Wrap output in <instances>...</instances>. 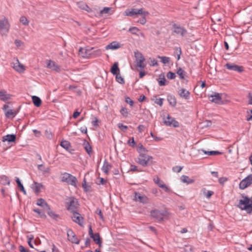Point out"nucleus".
Returning a JSON list of instances; mask_svg holds the SVG:
<instances>
[{"instance_id":"1","label":"nucleus","mask_w":252,"mask_h":252,"mask_svg":"<svg viewBox=\"0 0 252 252\" xmlns=\"http://www.w3.org/2000/svg\"><path fill=\"white\" fill-rule=\"evenodd\" d=\"M243 199L239 200L237 207L242 210H246L248 214L252 212V198L242 195Z\"/></svg>"},{"instance_id":"2","label":"nucleus","mask_w":252,"mask_h":252,"mask_svg":"<svg viewBox=\"0 0 252 252\" xmlns=\"http://www.w3.org/2000/svg\"><path fill=\"white\" fill-rule=\"evenodd\" d=\"M152 159L153 157L148 155L146 153H141L139 154L136 161L143 166H147L153 163Z\"/></svg>"},{"instance_id":"3","label":"nucleus","mask_w":252,"mask_h":252,"mask_svg":"<svg viewBox=\"0 0 252 252\" xmlns=\"http://www.w3.org/2000/svg\"><path fill=\"white\" fill-rule=\"evenodd\" d=\"M134 58L135 59V62L136 63V67H139L140 70H144L146 64L145 63V58L143 54L138 50L134 52Z\"/></svg>"},{"instance_id":"4","label":"nucleus","mask_w":252,"mask_h":252,"mask_svg":"<svg viewBox=\"0 0 252 252\" xmlns=\"http://www.w3.org/2000/svg\"><path fill=\"white\" fill-rule=\"evenodd\" d=\"M61 181L62 182L66 183L74 187H77V178L69 173L64 172L61 175Z\"/></svg>"},{"instance_id":"5","label":"nucleus","mask_w":252,"mask_h":252,"mask_svg":"<svg viewBox=\"0 0 252 252\" xmlns=\"http://www.w3.org/2000/svg\"><path fill=\"white\" fill-rule=\"evenodd\" d=\"M126 16L133 18L137 17L140 15L149 14V12L145 11L144 8H130L127 9L125 11Z\"/></svg>"},{"instance_id":"6","label":"nucleus","mask_w":252,"mask_h":252,"mask_svg":"<svg viewBox=\"0 0 252 252\" xmlns=\"http://www.w3.org/2000/svg\"><path fill=\"white\" fill-rule=\"evenodd\" d=\"M94 49V48L92 47L88 49L87 48H80V51H85V54L83 55V58H90V57H97L100 56L102 54V51L100 49H96L95 50L93 51Z\"/></svg>"},{"instance_id":"7","label":"nucleus","mask_w":252,"mask_h":252,"mask_svg":"<svg viewBox=\"0 0 252 252\" xmlns=\"http://www.w3.org/2000/svg\"><path fill=\"white\" fill-rule=\"evenodd\" d=\"M151 215L158 221H162L165 217L168 216V212L166 210L154 209L151 211Z\"/></svg>"},{"instance_id":"8","label":"nucleus","mask_w":252,"mask_h":252,"mask_svg":"<svg viewBox=\"0 0 252 252\" xmlns=\"http://www.w3.org/2000/svg\"><path fill=\"white\" fill-rule=\"evenodd\" d=\"M67 209L71 213L78 211V202L74 197L69 198V201L66 202Z\"/></svg>"},{"instance_id":"9","label":"nucleus","mask_w":252,"mask_h":252,"mask_svg":"<svg viewBox=\"0 0 252 252\" xmlns=\"http://www.w3.org/2000/svg\"><path fill=\"white\" fill-rule=\"evenodd\" d=\"M133 200L143 204H147L149 202V199L147 196L138 192H134Z\"/></svg>"},{"instance_id":"10","label":"nucleus","mask_w":252,"mask_h":252,"mask_svg":"<svg viewBox=\"0 0 252 252\" xmlns=\"http://www.w3.org/2000/svg\"><path fill=\"white\" fill-rule=\"evenodd\" d=\"M252 184V174L249 175L247 177L242 180L239 184L240 189H244L250 186Z\"/></svg>"},{"instance_id":"11","label":"nucleus","mask_w":252,"mask_h":252,"mask_svg":"<svg viewBox=\"0 0 252 252\" xmlns=\"http://www.w3.org/2000/svg\"><path fill=\"white\" fill-rule=\"evenodd\" d=\"M10 28V24L7 18L5 17L0 20V31L7 33Z\"/></svg>"},{"instance_id":"12","label":"nucleus","mask_w":252,"mask_h":252,"mask_svg":"<svg viewBox=\"0 0 252 252\" xmlns=\"http://www.w3.org/2000/svg\"><path fill=\"white\" fill-rule=\"evenodd\" d=\"M224 67L229 70L238 72H242L244 70V68L242 66H239L233 63H228L225 64Z\"/></svg>"},{"instance_id":"13","label":"nucleus","mask_w":252,"mask_h":252,"mask_svg":"<svg viewBox=\"0 0 252 252\" xmlns=\"http://www.w3.org/2000/svg\"><path fill=\"white\" fill-rule=\"evenodd\" d=\"M67 235L68 240L72 243L79 244L80 242L79 239L77 237L74 232L70 229H68L67 231Z\"/></svg>"},{"instance_id":"14","label":"nucleus","mask_w":252,"mask_h":252,"mask_svg":"<svg viewBox=\"0 0 252 252\" xmlns=\"http://www.w3.org/2000/svg\"><path fill=\"white\" fill-rule=\"evenodd\" d=\"M164 124L167 126H172L174 127H177L179 126V123L174 118L171 117L168 115L166 118L163 121Z\"/></svg>"},{"instance_id":"15","label":"nucleus","mask_w":252,"mask_h":252,"mask_svg":"<svg viewBox=\"0 0 252 252\" xmlns=\"http://www.w3.org/2000/svg\"><path fill=\"white\" fill-rule=\"evenodd\" d=\"M72 216L71 217L73 221L78 223L80 225H82L83 223V218L77 211L72 212Z\"/></svg>"},{"instance_id":"16","label":"nucleus","mask_w":252,"mask_h":252,"mask_svg":"<svg viewBox=\"0 0 252 252\" xmlns=\"http://www.w3.org/2000/svg\"><path fill=\"white\" fill-rule=\"evenodd\" d=\"M174 28V32L176 34H180L184 36L187 32V30L183 27H181L176 24L173 25Z\"/></svg>"},{"instance_id":"17","label":"nucleus","mask_w":252,"mask_h":252,"mask_svg":"<svg viewBox=\"0 0 252 252\" xmlns=\"http://www.w3.org/2000/svg\"><path fill=\"white\" fill-rule=\"evenodd\" d=\"M210 101L217 104H219L221 100V94L214 93V94L208 96Z\"/></svg>"},{"instance_id":"18","label":"nucleus","mask_w":252,"mask_h":252,"mask_svg":"<svg viewBox=\"0 0 252 252\" xmlns=\"http://www.w3.org/2000/svg\"><path fill=\"white\" fill-rule=\"evenodd\" d=\"M47 67L56 72H59L60 71V66H59L55 62L51 60L48 61Z\"/></svg>"},{"instance_id":"19","label":"nucleus","mask_w":252,"mask_h":252,"mask_svg":"<svg viewBox=\"0 0 252 252\" xmlns=\"http://www.w3.org/2000/svg\"><path fill=\"white\" fill-rule=\"evenodd\" d=\"M178 93L180 97L184 98L185 99H189V98L190 93L185 89L181 88L179 89Z\"/></svg>"},{"instance_id":"20","label":"nucleus","mask_w":252,"mask_h":252,"mask_svg":"<svg viewBox=\"0 0 252 252\" xmlns=\"http://www.w3.org/2000/svg\"><path fill=\"white\" fill-rule=\"evenodd\" d=\"M60 145L70 153H72V151H74L73 149H72L70 143L68 141L63 140L61 142Z\"/></svg>"},{"instance_id":"21","label":"nucleus","mask_w":252,"mask_h":252,"mask_svg":"<svg viewBox=\"0 0 252 252\" xmlns=\"http://www.w3.org/2000/svg\"><path fill=\"white\" fill-rule=\"evenodd\" d=\"M43 188V186L41 183H38L34 181L33 184L32 186V188L33 191L36 194H38L40 189Z\"/></svg>"},{"instance_id":"22","label":"nucleus","mask_w":252,"mask_h":252,"mask_svg":"<svg viewBox=\"0 0 252 252\" xmlns=\"http://www.w3.org/2000/svg\"><path fill=\"white\" fill-rule=\"evenodd\" d=\"M13 67L19 72H22L25 70L24 65L19 63L18 60H17L16 62L13 63Z\"/></svg>"},{"instance_id":"23","label":"nucleus","mask_w":252,"mask_h":252,"mask_svg":"<svg viewBox=\"0 0 252 252\" xmlns=\"http://www.w3.org/2000/svg\"><path fill=\"white\" fill-rule=\"evenodd\" d=\"M16 139V135L15 134H7L2 137V141H8L9 142H14L15 141Z\"/></svg>"},{"instance_id":"24","label":"nucleus","mask_w":252,"mask_h":252,"mask_svg":"<svg viewBox=\"0 0 252 252\" xmlns=\"http://www.w3.org/2000/svg\"><path fill=\"white\" fill-rule=\"evenodd\" d=\"M46 210L47 214L53 220H57L60 219L59 215L51 210L50 206L46 209Z\"/></svg>"},{"instance_id":"25","label":"nucleus","mask_w":252,"mask_h":252,"mask_svg":"<svg viewBox=\"0 0 252 252\" xmlns=\"http://www.w3.org/2000/svg\"><path fill=\"white\" fill-rule=\"evenodd\" d=\"M83 146L87 154L91 155L92 153V148L90 143L86 140H84Z\"/></svg>"},{"instance_id":"26","label":"nucleus","mask_w":252,"mask_h":252,"mask_svg":"<svg viewBox=\"0 0 252 252\" xmlns=\"http://www.w3.org/2000/svg\"><path fill=\"white\" fill-rule=\"evenodd\" d=\"M119 48H120V45L118 42H117L116 41H113V42H111V43L107 45L105 47L106 50H108V49L114 50V49H118Z\"/></svg>"},{"instance_id":"27","label":"nucleus","mask_w":252,"mask_h":252,"mask_svg":"<svg viewBox=\"0 0 252 252\" xmlns=\"http://www.w3.org/2000/svg\"><path fill=\"white\" fill-rule=\"evenodd\" d=\"M11 98V95L7 94L5 91H0V99L2 101H6Z\"/></svg>"},{"instance_id":"28","label":"nucleus","mask_w":252,"mask_h":252,"mask_svg":"<svg viewBox=\"0 0 252 252\" xmlns=\"http://www.w3.org/2000/svg\"><path fill=\"white\" fill-rule=\"evenodd\" d=\"M199 153L200 152H203L206 155H207L208 156H215V155H221L222 154L221 152H219V151H206L204 149H200L198 150Z\"/></svg>"},{"instance_id":"29","label":"nucleus","mask_w":252,"mask_h":252,"mask_svg":"<svg viewBox=\"0 0 252 252\" xmlns=\"http://www.w3.org/2000/svg\"><path fill=\"white\" fill-rule=\"evenodd\" d=\"M36 204L38 206H41L46 210L49 207V205L47 204V203L45 201L44 199L42 198L38 199L37 200Z\"/></svg>"},{"instance_id":"30","label":"nucleus","mask_w":252,"mask_h":252,"mask_svg":"<svg viewBox=\"0 0 252 252\" xmlns=\"http://www.w3.org/2000/svg\"><path fill=\"white\" fill-rule=\"evenodd\" d=\"M92 238L96 244L99 245V247L102 246V242L98 233H95Z\"/></svg>"},{"instance_id":"31","label":"nucleus","mask_w":252,"mask_h":252,"mask_svg":"<svg viewBox=\"0 0 252 252\" xmlns=\"http://www.w3.org/2000/svg\"><path fill=\"white\" fill-rule=\"evenodd\" d=\"M181 180L182 182L187 184H190L194 182V180L190 179L189 176L186 175H182L181 177Z\"/></svg>"},{"instance_id":"32","label":"nucleus","mask_w":252,"mask_h":252,"mask_svg":"<svg viewBox=\"0 0 252 252\" xmlns=\"http://www.w3.org/2000/svg\"><path fill=\"white\" fill-rule=\"evenodd\" d=\"M120 69L118 67V63H115L111 68V72L113 75H117L119 73Z\"/></svg>"},{"instance_id":"33","label":"nucleus","mask_w":252,"mask_h":252,"mask_svg":"<svg viewBox=\"0 0 252 252\" xmlns=\"http://www.w3.org/2000/svg\"><path fill=\"white\" fill-rule=\"evenodd\" d=\"M78 7L81 9H83V10H86V11L88 12H92V9L91 8H90L88 5H87L86 3H83V2H78Z\"/></svg>"},{"instance_id":"34","label":"nucleus","mask_w":252,"mask_h":252,"mask_svg":"<svg viewBox=\"0 0 252 252\" xmlns=\"http://www.w3.org/2000/svg\"><path fill=\"white\" fill-rule=\"evenodd\" d=\"M111 168V165L109 163L108 161L105 160L104 162L103 165L102 167V170L103 171L106 173L107 174L110 170V169Z\"/></svg>"},{"instance_id":"35","label":"nucleus","mask_w":252,"mask_h":252,"mask_svg":"<svg viewBox=\"0 0 252 252\" xmlns=\"http://www.w3.org/2000/svg\"><path fill=\"white\" fill-rule=\"evenodd\" d=\"M32 102H33L34 105L36 107H39L41 104V99L37 96H35V95L32 96Z\"/></svg>"},{"instance_id":"36","label":"nucleus","mask_w":252,"mask_h":252,"mask_svg":"<svg viewBox=\"0 0 252 252\" xmlns=\"http://www.w3.org/2000/svg\"><path fill=\"white\" fill-rule=\"evenodd\" d=\"M0 183L3 185H9L10 184V180H9L8 178L5 176V175H2L0 177Z\"/></svg>"},{"instance_id":"37","label":"nucleus","mask_w":252,"mask_h":252,"mask_svg":"<svg viewBox=\"0 0 252 252\" xmlns=\"http://www.w3.org/2000/svg\"><path fill=\"white\" fill-rule=\"evenodd\" d=\"M167 100L171 106H175L176 105V99L174 96L172 95H168Z\"/></svg>"},{"instance_id":"38","label":"nucleus","mask_w":252,"mask_h":252,"mask_svg":"<svg viewBox=\"0 0 252 252\" xmlns=\"http://www.w3.org/2000/svg\"><path fill=\"white\" fill-rule=\"evenodd\" d=\"M37 168L39 170L42 171L43 174L48 173L50 170L49 167L45 168L42 164L38 165Z\"/></svg>"},{"instance_id":"39","label":"nucleus","mask_w":252,"mask_h":252,"mask_svg":"<svg viewBox=\"0 0 252 252\" xmlns=\"http://www.w3.org/2000/svg\"><path fill=\"white\" fill-rule=\"evenodd\" d=\"M16 182L17 184V186L18 188L20 189V190L22 191L24 194H26V191L24 189L23 185L21 183L20 179L18 177H16Z\"/></svg>"},{"instance_id":"40","label":"nucleus","mask_w":252,"mask_h":252,"mask_svg":"<svg viewBox=\"0 0 252 252\" xmlns=\"http://www.w3.org/2000/svg\"><path fill=\"white\" fill-rule=\"evenodd\" d=\"M17 114V112L15 111H13L11 109L8 110L5 112V116L6 118H9L12 116V117H14Z\"/></svg>"},{"instance_id":"41","label":"nucleus","mask_w":252,"mask_h":252,"mask_svg":"<svg viewBox=\"0 0 252 252\" xmlns=\"http://www.w3.org/2000/svg\"><path fill=\"white\" fill-rule=\"evenodd\" d=\"M202 191H203L204 195L208 199H209L214 194V192L213 191L207 190L205 189H203Z\"/></svg>"},{"instance_id":"42","label":"nucleus","mask_w":252,"mask_h":252,"mask_svg":"<svg viewBox=\"0 0 252 252\" xmlns=\"http://www.w3.org/2000/svg\"><path fill=\"white\" fill-rule=\"evenodd\" d=\"M177 74L179 76L180 78L182 79H183L185 78V76L186 74V72L181 67H180L177 71Z\"/></svg>"},{"instance_id":"43","label":"nucleus","mask_w":252,"mask_h":252,"mask_svg":"<svg viewBox=\"0 0 252 252\" xmlns=\"http://www.w3.org/2000/svg\"><path fill=\"white\" fill-rule=\"evenodd\" d=\"M33 211L37 213L41 218H46V216L45 213L41 211L39 209H33Z\"/></svg>"},{"instance_id":"44","label":"nucleus","mask_w":252,"mask_h":252,"mask_svg":"<svg viewBox=\"0 0 252 252\" xmlns=\"http://www.w3.org/2000/svg\"><path fill=\"white\" fill-rule=\"evenodd\" d=\"M139 154L146 153L148 152L141 144H139L137 149Z\"/></svg>"},{"instance_id":"45","label":"nucleus","mask_w":252,"mask_h":252,"mask_svg":"<svg viewBox=\"0 0 252 252\" xmlns=\"http://www.w3.org/2000/svg\"><path fill=\"white\" fill-rule=\"evenodd\" d=\"M82 187L85 192H88L90 190V186L87 185V182L85 178H84L82 183Z\"/></svg>"},{"instance_id":"46","label":"nucleus","mask_w":252,"mask_h":252,"mask_svg":"<svg viewBox=\"0 0 252 252\" xmlns=\"http://www.w3.org/2000/svg\"><path fill=\"white\" fill-rule=\"evenodd\" d=\"M149 14L140 15L141 16V18L137 21L138 23H140L142 25H144L146 23V17Z\"/></svg>"},{"instance_id":"47","label":"nucleus","mask_w":252,"mask_h":252,"mask_svg":"<svg viewBox=\"0 0 252 252\" xmlns=\"http://www.w3.org/2000/svg\"><path fill=\"white\" fill-rule=\"evenodd\" d=\"M20 21L25 26H28L29 21L25 16H21L20 18Z\"/></svg>"},{"instance_id":"48","label":"nucleus","mask_w":252,"mask_h":252,"mask_svg":"<svg viewBox=\"0 0 252 252\" xmlns=\"http://www.w3.org/2000/svg\"><path fill=\"white\" fill-rule=\"evenodd\" d=\"M116 81L121 84H123L125 83L124 78L120 75L119 73L116 75Z\"/></svg>"},{"instance_id":"49","label":"nucleus","mask_w":252,"mask_h":252,"mask_svg":"<svg viewBox=\"0 0 252 252\" xmlns=\"http://www.w3.org/2000/svg\"><path fill=\"white\" fill-rule=\"evenodd\" d=\"M154 181L155 183L157 184L159 188L160 186L162 185L163 184H164V183L162 181L160 180L158 177L155 178L154 179Z\"/></svg>"},{"instance_id":"50","label":"nucleus","mask_w":252,"mask_h":252,"mask_svg":"<svg viewBox=\"0 0 252 252\" xmlns=\"http://www.w3.org/2000/svg\"><path fill=\"white\" fill-rule=\"evenodd\" d=\"M111 9H112L111 7H104L103 9L100 11V15H103L104 14L109 13L110 11L111 10Z\"/></svg>"},{"instance_id":"51","label":"nucleus","mask_w":252,"mask_h":252,"mask_svg":"<svg viewBox=\"0 0 252 252\" xmlns=\"http://www.w3.org/2000/svg\"><path fill=\"white\" fill-rule=\"evenodd\" d=\"M120 113L125 118L127 117L128 114L127 109L125 107H123L121 109Z\"/></svg>"},{"instance_id":"52","label":"nucleus","mask_w":252,"mask_h":252,"mask_svg":"<svg viewBox=\"0 0 252 252\" xmlns=\"http://www.w3.org/2000/svg\"><path fill=\"white\" fill-rule=\"evenodd\" d=\"M160 59H161V62L164 64L168 63L170 62V58L167 57H159Z\"/></svg>"},{"instance_id":"53","label":"nucleus","mask_w":252,"mask_h":252,"mask_svg":"<svg viewBox=\"0 0 252 252\" xmlns=\"http://www.w3.org/2000/svg\"><path fill=\"white\" fill-rule=\"evenodd\" d=\"M14 43L17 48H20L21 47L24 46V43L19 39H15Z\"/></svg>"},{"instance_id":"54","label":"nucleus","mask_w":252,"mask_h":252,"mask_svg":"<svg viewBox=\"0 0 252 252\" xmlns=\"http://www.w3.org/2000/svg\"><path fill=\"white\" fill-rule=\"evenodd\" d=\"M159 79H160V80H158V81L159 86H162L166 85V79L164 76H163L162 78H159Z\"/></svg>"},{"instance_id":"55","label":"nucleus","mask_w":252,"mask_h":252,"mask_svg":"<svg viewBox=\"0 0 252 252\" xmlns=\"http://www.w3.org/2000/svg\"><path fill=\"white\" fill-rule=\"evenodd\" d=\"M167 77L169 79H173L176 77L175 73L169 71L167 74Z\"/></svg>"},{"instance_id":"56","label":"nucleus","mask_w":252,"mask_h":252,"mask_svg":"<svg viewBox=\"0 0 252 252\" xmlns=\"http://www.w3.org/2000/svg\"><path fill=\"white\" fill-rule=\"evenodd\" d=\"M127 144L131 146L132 147H134L135 146V142L134 141V138L133 137H132L131 138H130L128 141H127Z\"/></svg>"},{"instance_id":"57","label":"nucleus","mask_w":252,"mask_h":252,"mask_svg":"<svg viewBox=\"0 0 252 252\" xmlns=\"http://www.w3.org/2000/svg\"><path fill=\"white\" fill-rule=\"evenodd\" d=\"M139 31V30L137 28L135 27H131L128 30V31L133 34H136V32Z\"/></svg>"},{"instance_id":"58","label":"nucleus","mask_w":252,"mask_h":252,"mask_svg":"<svg viewBox=\"0 0 252 252\" xmlns=\"http://www.w3.org/2000/svg\"><path fill=\"white\" fill-rule=\"evenodd\" d=\"M176 53L177 54V60H179L182 54V51L180 47L175 48Z\"/></svg>"},{"instance_id":"59","label":"nucleus","mask_w":252,"mask_h":252,"mask_svg":"<svg viewBox=\"0 0 252 252\" xmlns=\"http://www.w3.org/2000/svg\"><path fill=\"white\" fill-rule=\"evenodd\" d=\"M125 101L126 103L129 104L130 106H132L134 103L133 100H132L128 96H126L125 98Z\"/></svg>"},{"instance_id":"60","label":"nucleus","mask_w":252,"mask_h":252,"mask_svg":"<svg viewBox=\"0 0 252 252\" xmlns=\"http://www.w3.org/2000/svg\"><path fill=\"white\" fill-rule=\"evenodd\" d=\"M182 169L183 167L180 166H176L172 168V170L175 172L179 173L182 170Z\"/></svg>"},{"instance_id":"61","label":"nucleus","mask_w":252,"mask_h":252,"mask_svg":"<svg viewBox=\"0 0 252 252\" xmlns=\"http://www.w3.org/2000/svg\"><path fill=\"white\" fill-rule=\"evenodd\" d=\"M160 188L163 189L166 192H170L171 191V189L165 184L160 186Z\"/></svg>"},{"instance_id":"62","label":"nucleus","mask_w":252,"mask_h":252,"mask_svg":"<svg viewBox=\"0 0 252 252\" xmlns=\"http://www.w3.org/2000/svg\"><path fill=\"white\" fill-rule=\"evenodd\" d=\"M163 98H157L155 100V103L161 106L163 104Z\"/></svg>"},{"instance_id":"63","label":"nucleus","mask_w":252,"mask_h":252,"mask_svg":"<svg viewBox=\"0 0 252 252\" xmlns=\"http://www.w3.org/2000/svg\"><path fill=\"white\" fill-rule=\"evenodd\" d=\"M118 126L120 128H121L124 131H125L126 130V129L127 128V126H125L121 123L118 124Z\"/></svg>"},{"instance_id":"64","label":"nucleus","mask_w":252,"mask_h":252,"mask_svg":"<svg viewBox=\"0 0 252 252\" xmlns=\"http://www.w3.org/2000/svg\"><path fill=\"white\" fill-rule=\"evenodd\" d=\"M248 98H249V104L252 105V94L249 93L248 95Z\"/></svg>"}]
</instances>
